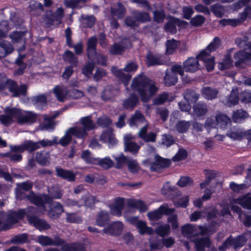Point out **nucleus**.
Wrapping results in <instances>:
<instances>
[{
  "mask_svg": "<svg viewBox=\"0 0 251 251\" xmlns=\"http://www.w3.org/2000/svg\"><path fill=\"white\" fill-rule=\"evenodd\" d=\"M178 42H179L178 41L174 39L167 40L166 42V54H173L178 48Z\"/></svg>",
  "mask_w": 251,
  "mask_h": 251,
  "instance_id": "obj_38",
  "label": "nucleus"
},
{
  "mask_svg": "<svg viewBox=\"0 0 251 251\" xmlns=\"http://www.w3.org/2000/svg\"><path fill=\"white\" fill-rule=\"evenodd\" d=\"M177 75L174 74L168 70L166 71L164 77V83L166 86L170 87L175 85L177 82Z\"/></svg>",
  "mask_w": 251,
  "mask_h": 251,
  "instance_id": "obj_28",
  "label": "nucleus"
},
{
  "mask_svg": "<svg viewBox=\"0 0 251 251\" xmlns=\"http://www.w3.org/2000/svg\"><path fill=\"white\" fill-rule=\"evenodd\" d=\"M146 65L148 67L167 64L165 57L159 53H154L149 51L146 56Z\"/></svg>",
  "mask_w": 251,
  "mask_h": 251,
  "instance_id": "obj_6",
  "label": "nucleus"
},
{
  "mask_svg": "<svg viewBox=\"0 0 251 251\" xmlns=\"http://www.w3.org/2000/svg\"><path fill=\"white\" fill-rule=\"evenodd\" d=\"M210 11L218 18H222L225 13V8L223 6L218 3L210 6Z\"/></svg>",
  "mask_w": 251,
  "mask_h": 251,
  "instance_id": "obj_47",
  "label": "nucleus"
},
{
  "mask_svg": "<svg viewBox=\"0 0 251 251\" xmlns=\"http://www.w3.org/2000/svg\"><path fill=\"white\" fill-rule=\"evenodd\" d=\"M154 162L151 164L150 170L151 172H157L162 169L169 168L171 164L170 159L164 158L158 154L154 156Z\"/></svg>",
  "mask_w": 251,
  "mask_h": 251,
  "instance_id": "obj_7",
  "label": "nucleus"
},
{
  "mask_svg": "<svg viewBox=\"0 0 251 251\" xmlns=\"http://www.w3.org/2000/svg\"><path fill=\"white\" fill-rule=\"evenodd\" d=\"M100 138L101 140L107 142L112 146L116 145L117 143V140L112 132H105L103 133Z\"/></svg>",
  "mask_w": 251,
  "mask_h": 251,
  "instance_id": "obj_53",
  "label": "nucleus"
},
{
  "mask_svg": "<svg viewBox=\"0 0 251 251\" xmlns=\"http://www.w3.org/2000/svg\"><path fill=\"white\" fill-rule=\"evenodd\" d=\"M37 209L33 206H28L26 208L19 209L18 210H11L7 215L5 224L7 225L8 230L12 227V225L17 224L24 219L26 216L29 223L30 218L32 217H37L36 214Z\"/></svg>",
  "mask_w": 251,
  "mask_h": 251,
  "instance_id": "obj_2",
  "label": "nucleus"
},
{
  "mask_svg": "<svg viewBox=\"0 0 251 251\" xmlns=\"http://www.w3.org/2000/svg\"><path fill=\"white\" fill-rule=\"evenodd\" d=\"M13 50V47L9 41L0 40V53L4 56L10 54Z\"/></svg>",
  "mask_w": 251,
  "mask_h": 251,
  "instance_id": "obj_33",
  "label": "nucleus"
},
{
  "mask_svg": "<svg viewBox=\"0 0 251 251\" xmlns=\"http://www.w3.org/2000/svg\"><path fill=\"white\" fill-rule=\"evenodd\" d=\"M136 227L139 229V233L141 235H144L145 234L151 235L153 234V228L151 227L148 226L146 223L144 221H140V222L137 223Z\"/></svg>",
  "mask_w": 251,
  "mask_h": 251,
  "instance_id": "obj_43",
  "label": "nucleus"
},
{
  "mask_svg": "<svg viewBox=\"0 0 251 251\" xmlns=\"http://www.w3.org/2000/svg\"><path fill=\"white\" fill-rule=\"evenodd\" d=\"M5 114H8L11 119L13 118L18 120L20 123L23 112L22 110L16 107H6L4 111Z\"/></svg>",
  "mask_w": 251,
  "mask_h": 251,
  "instance_id": "obj_29",
  "label": "nucleus"
},
{
  "mask_svg": "<svg viewBox=\"0 0 251 251\" xmlns=\"http://www.w3.org/2000/svg\"><path fill=\"white\" fill-rule=\"evenodd\" d=\"M0 156L2 158H8L10 161L18 162L22 160V155L21 154L15 153H12L11 152H6L4 153H0Z\"/></svg>",
  "mask_w": 251,
  "mask_h": 251,
  "instance_id": "obj_52",
  "label": "nucleus"
},
{
  "mask_svg": "<svg viewBox=\"0 0 251 251\" xmlns=\"http://www.w3.org/2000/svg\"><path fill=\"white\" fill-rule=\"evenodd\" d=\"M125 50L124 46L119 43H114L111 47L109 50V53L111 55H120Z\"/></svg>",
  "mask_w": 251,
  "mask_h": 251,
  "instance_id": "obj_55",
  "label": "nucleus"
},
{
  "mask_svg": "<svg viewBox=\"0 0 251 251\" xmlns=\"http://www.w3.org/2000/svg\"><path fill=\"white\" fill-rule=\"evenodd\" d=\"M37 115L31 112H27L25 115L22 114L20 124L34 123L36 121Z\"/></svg>",
  "mask_w": 251,
  "mask_h": 251,
  "instance_id": "obj_51",
  "label": "nucleus"
},
{
  "mask_svg": "<svg viewBox=\"0 0 251 251\" xmlns=\"http://www.w3.org/2000/svg\"><path fill=\"white\" fill-rule=\"evenodd\" d=\"M17 186L19 189L17 190L16 193L17 195L19 196L23 194L21 190L25 191L31 190L33 187V183L31 180H28L22 183H18Z\"/></svg>",
  "mask_w": 251,
  "mask_h": 251,
  "instance_id": "obj_41",
  "label": "nucleus"
},
{
  "mask_svg": "<svg viewBox=\"0 0 251 251\" xmlns=\"http://www.w3.org/2000/svg\"><path fill=\"white\" fill-rule=\"evenodd\" d=\"M238 203L244 208L251 209V197L243 196L239 199Z\"/></svg>",
  "mask_w": 251,
  "mask_h": 251,
  "instance_id": "obj_64",
  "label": "nucleus"
},
{
  "mask_svg": "<svg viewBox=\"0 0 251 251\" xmlns=\"http://www.w3.org/2000/svg\"><path fill=\"white\" fill-rule=\"evenodd\" d=\"M232 50V48L228 50L222 62L219 63L218 67L220 70L223 71L228 69L233 66V60L231 57V53Z\"/></svg>",
  "mask_w": 251,
  "mask_h": 251,
  "instance_id": "obj_15",
  "label": "nucleus"
},
{
  "mask_svg": "<svg viewBox=\"0 0 251 251\" xmlns=\"http://www.w3.org/2000/svg\"><path fill=\"white\" fill-rule=\"evenodd\" d=\"M221 40L218 37H215L210 44L207 46L206 50L209 52L216 51L220 46Z\"/></svg>",
  "mask_w": 251,
  "mask_h": 251,
  "instance_id": "obj_61",
  "label": "nucleus"
},
{
  "mask_svg": "<svg viewBox=\"0 0 251 251\" xmlns=\"http://www.w3.org/2000/svg\"><path fill=\"white\" fill-rule=\"evenodd\" d=\"M80 201H83V202L81 203V204H83L82 206L87 208L94 207L95 204L99 201L97 200L96 196H92L88 193L85 195H83Z\"/></svg>",
  "mask_w": 251,
  "mask_h": 251,
  "instance_id": "obj_22",
  "label": "nucleus"
},
{
  "mask_svg": "<svg viewBox=\"0 0 251 251\" xmlns=\"http://www.w3.org/2000/svg\"><path fill=\"white\" fill-rule=\"evenodd\" d=\"M39 127L41 130H53L55 127V123L46 115L44 117L43 122L40 124Z\"/></svg>",
  "mask_w": 251,
  "mask_h": 251,
  "instance_id": "obj_42",
  "label": "nucleus"
},
{
  "mask_svg": "<svg viewBox=\"0 0 251 251\" xmlns=\"http://www.w3.org/2000/svg\"><path fill=\"white\" fill-rule=\"evenodd\" d=\"M25 151L32 152L39 149L37 142H33L31 140H27L24 142Z\"/></svg>",
  "mask_w": 251,
  "mask_h": 251,
  "instance_id": "obj_62",
  "label": "nucleus"
},
{
  "mask_svg": "<svg viewBox=\"0 0 251 251\" xmlns=\"http://www.w3.org/2000/svg\"><path fill=\"white\" fill-rule=\"evenodd\" d=\"M131 88L139 96L143 102H148L154 96L158 88L154 80L144 74L139 75L132 80Z\"/></svg>",
  "mask_w": 251,
  "mask_h": 251,
  "instance_id": "obj_1",
  "label": "nucleus"
},
{
  "mask_svg": "<svg viewBox=\"0 0 251 251\" xmlns=\"http://www.w3.org/2000/svg\"><path fill=\"white\" fill-rule=\"evenodd\" d=\"M188 156V152L185 149H179L175 154V156L172 158V160L174 162H178L185 160Z\"/></svg>",
  "mask_w": 251,
  "mask_h": 251,
  "instance_id": "obj_59",
  "label": "nucleus"
},
{
  "mask_svg": "<svg viewBox=\"0 0 251 251\" xmlns=\"http://www.w3.org/2000/svg\"><path fill=\"white\" fill-rule=\"evenodd\" d=\"M70 132L77 138L83 139L87 135V132L82 127H73L70 128Z\"/></svg>",
  "mask_w": 251,
  "mask_h": 251,
  "instance_id": "obj_49",
  "label": "nucleus"
},
{
  "mask_svg": "<svg viewBox=\"0 0 251 251\" xmlns=\"http://www.w3.org/2000/svg\"><path fill=\"white\" fill-rule=\"evenodd\" d=\"M216 121L221 128H227L231 123L230 118L226 114H220L216 117Z\"/></svg>",
  "mask_w": 251,
  "mask_h": 251,
  "instance_id": "obj_31",
  "label": "nucleus"
},
{
  "mask_svg": "<svg viewBox=\"0 0 251 251\" xmlns=\"http://www.w3.org/2000/svg\"><path fill=\"white\" fill-rule=\"evenodd\" d=\"M94 164L99 165L103 169H108L113 166L114 162L109 157H105L102 159L96 158Z\"/></svg>",
  "mask_w": 251,
  "mask_h": 251,
  "instance_id": "obj_46",
  "label": "nucleus"
},
{
  "mask_svg": "<svg viewBox=\"0 0 251 251\" xmlns=\"http://www.w3.org/2000/svg\"><path fill=\"white\" fill-rule=\"evenodd\" d=\"M127 205L129 207L138 209L140 212H145L148 209L145 202L140 200H129Z\"/></svg>",
  "mask_w": 251,
  "mask_h": 251,
  "instance_id": "obj_23",
  "label": "nucleus"
},
{
  "mask_svg": "<svg viewBox=\"0 0 251 251\" xmlns=\"http://www.w3.org/2000/svg\"><path fill=\"white\" fill-rule=\"evenodd\" d=\"M87 58L92 63H94L95 66L100 65L106 67L107 65V56L101 53L98 52L97 51L92 54H88Z\"/></svg>",
  "mask_w": 251,
  "mask_h": 251,
  "instance_id": "obj_9",
  "label": "nucleus"
},
{
  "mask_svg": "<svg viewBox=\"0 0 251 251\" xmlns=\"http://www.w3.org/2000/svg\"><path fill=\"white\" fill-rule=\"evenodd\" d=\"M193 112L194 114L198 117L205 115L208 112V105L202 101H200L194 104Z\"/></svg>",
  "mask_w": 251,
  "mask_h": 251,
  "instance_id": "obj_17",
  "label": "nucleus"
},
{
  "mask_svg": "<svg viewBox=\"0 0 251 251\" xmlns=\"http://www.w3.org/2000/svg\"><path fill=\"white\" fill-rule=\"evenodd\" d=\"M111 71L112 73L122 81L125 85H127L131 78V75L129 74H126L123 72V71L118 69L117 67H113Z\"/></svg>",
  "mask_w": 251,
  "mask_h": 251,
  "instance_id": "obj_18",
  "label": "nucleus"
},
{
  "mask_svg": "<svg viewBox=\"0 0 251 251\" xmlns=\"http://www.w3.org/2000/svg\"><path fill=\"white\" fill-rule=\"evenodd\" d=\"M124 207V198L118 197L115 199L114 203L110 205L111 213L114 216L120 217L122 216V210Z\"/></svg>",
  "mask_w": 251,
  "mask_h": 251,
  "instance_id": "obj_10",
  "label": "nucleus"
},
{
  "mask_svg": "<svg viewBox=\"0 0 251 251\" xmlns=\"http://www.w3.org/2000/svg\"><path fill=\"white\" fill-rule=\"evenodd\" d=\"M84 248L82 244H75L68 245L65 244L64 240V251H83Z\"/></svg>",
  "mask_w": 251,
  "mask_h": 251,
  "instance_id": "obj_63",
  "label": "nucleus"
},
{
  "mask_svg": "<svg viewBox=\"0 0 251 251\" xmlns=\"http://www.w3.org/2000/svg\"><path fill=\"white\" fill-rule=\"evenodd\" d=\"M39 231L48 230L50 228V226L46 220L39 218L38 217H32L30 218L29 223Z\"/></svg>",
  "mask_w": 251,
  "mask_h": 251,
  "instance_id": "obj_13",
  "label": "nucleus"
},
{
  "mask_svg": "<svg viewBox=\"0 0 251 251\" xmlns=\"http://www.w3.org/2000/svg\"><path fill=\"white\" fill-rule=\"evenodd\" d=\"M239 93L237 88L232 89L228 97L227 103L229 105H236L239 102Z\"/></svg>",
  "mask_w": 251,
  "mask_h": 251,
  "instance_id": "obj_50",
  "label": "nucleus"
},
{
  "mask_svg": "<svg viewBox=\"0 0 251 251\" xmlns=\"http://www.w3.org/2000/svg\"><path fill=\"white\" fill-rule=\"evenodd\" d=\"M87 56L97 51L98 39L95 36L90 37L87 42Z\"/></svg>",
  "mask_w": 251,
  "mask_h": 251,
  "instance_id": "obj_37",
  "label": "nucleus"
},
{
  "mask_svg": "<svg viewBox=\"0 0 251 251\" xmlns=\"http://www.w3.org/2000/svg\"><path fill=\"white\" fill-rule=\"evenodd\" d=\"M68 60L71 64L74 66L76 65L78 63L77 57L72 51L69 50H66L64 52V60Z\"/></svg>",
  "mask_w": 251,
  "mask_h": 251,
  "instance_id": "obj_58",
  "label": "nucleus"
},
{
  "mask_svg": "<svg viewBox=\"0 0 251 251\" xmlns=\"http://www.w3.org/2000/svg\"><path fill=\"white\" fill-rule=\"evenodd\" d=\"M183 65L186 72H195L199 69V62L196 58H189L184 62Z\"/></svg>",
  "mask_w": 251,
  "mask_h": 251,
  "instance_id": "obj_20",
  "label": "nucleus"
},
{
  "mask_svg": "<svg viewBox=\"0 0 251 251\" xmlns=\"http://www.w3.org/2000/svg\"><path fill=\"white\" fill-rule=\"evenodd\" d=\"M133 16L137 19L139 24L146 23L151 21V17L149 13L147 11L134 10L132 12Z\"/></svg>",
  "mask_w": 251,
  "mask_h": 251,
  "instance_id": "obj_21",
  "label": "nucleus"
},
{
  "mask_svg": "<svg viewBox=\"0 0 251 251\" xmlns=\"http://www.w3.org/2000/svg\"><path fill=\"white\" fill-rule=\"evenodd\" d=\"M249 117L247 111L242 109H238L233 113L232 119L234 123H240Z\"/></svg>",
  "mask_w": 251,
  "mask_h": 251,
  "instance_id": "obj_36",
  "label": "nucleus"
},
{
  "mask_svg": "<svg viewBox=\"0 0 251 251\" xmlns=\"http://www.w3.org/2000/svg\"><path fill=\"white\" fill-rule=\"evenodd\" d=\"M175 17L170 16L168 17V21L165 24L164 29L165 31L171 33L175 34L177 33V28L176 21L174 20Z\"/></svg>",
  "mask_w": 251,
  "mask_h": 251,
  "instance_id": "obj_25",
  "label": "nucleus"
},
{
  "mask_svg": "<svg viewBox=\"0 0 251 251\" xmlns=\"http://www.w3.org/2000/svg\"><path fill=\"white\" fill-rule=\"evenodd\" d=\"M191 126L190 121L185 120L179 121L176 125V129L179 133H186L189 129Z\"/></svg>",
  "mask_w": 251,
  "mask_h": 251,
  "instance_id": "obj_44",
  "label": "nucleus"
},
{
  "mask_svg": "<svg viewBox=\"0 0 251 251\" xmlns=\"http://www.w3.org/2000/svg\"><path fill=\"white\" fill-rule=\"evenodd\" d=\"M50 154L48 151H42L36 153L35 159L37 162L41 165H46L49 162Z\"/></svg>",
  "mask_w": 251,
  "mask_h": 251,
  "instance_id": "obj_32",
  "label": "nucleus"
},
{
  "mask_svg": "<svg viewBox=\"0 0 251 251\" xmlns=\"http://www.w3.org/2000/svg\"><path fill=\"white\" fill-rule=\"evenodd\" d=\"M111 14L113 17H115L119 19H122L126 13V9L124 5L120 2L111 7Z\"/></svg>",
  "mask_w": 251,
  "mask_h": 251,
  "instance_id": "obj_16",
  "label": "nucleus"
},
{
  "mask_svg": "<svg viewBox=\"0 0 251 251\" xmlns=\"http://www.w3.org/2000/svg\"><path fill=\"white\" fill-rule=\"evenodd\" d=\"M110 219L107 213L100 211L97 216L96 219V225L99 226L103 227L109 224Z\"/></svg>",
  "mask_w": 251,
  "mask_h": 251,
  "instance_id": "obj_34",
  "label": "nucleus"
},
{
  "mask_svg": "<svg viewBox=\"0 0 251 251\" xmlns=\"http://www.w3.org/2000/svg\"><path fill=\"white\" fill-rule=\"evenodd\" d=\"M235 60L234 65L236 68L242 67L243 64L251 61V53H249L245 50H239L234 54L233 56Z\"/></svg>",
  "mask_w": 251,
  "mask_h": 251,
  "instance_id": "obj_8",
  "label": "nucleus"
},
{
  "mask_svg": "<svg viewBox=\"0 0 251 251\" xmlns=\"http://www.w3.org/2000/svg\"><path fill=\"white\" fill-rule=\"evenodd\" d=\"M193 242L194 243L196 251H205V248H209L211 241L209 237L197 238Z\"/></svg>",
  "mask_w": 251,
  "mask_h": 251,
  "instance_id": "obj_12",
  "label": "nucleus"
},
{
  "mask_svg": "<svg viewBox=\"0 0 251 251\" xmlns=\"http://www.w3.org/2000/svg\"><path fill=\"white\" fill-rule=\"evenodd\" d=\"M155 233L162 237H164L170 233V226L168 224L158 226L154 229Z\"/></svg>",
  "mask_w": 251,
  "mask_h": 251,
  "instance_id": "obj_48",
  "label": "nucleus"
},
{
  "mask_svg": "<svg viewBox=\"0 0 251 251\" xmlns=\"http://www.w3.org/2000/svg\"><path fill=\"white\" fill-rule=\"evenodd\" d=\"M10 243L17 245H23L30 243V241L28 238V234L26 233H23L14 235L10 239Z\"/></svg>",
  "mask_w": 251,
  "mask_h": 251,
  "instance_id": "obj_30",
  "label": "nucleus"
},
{
  "mask_svg": "<svg viewBox=\"0 0 251 251\" xmlns=\"http://www.w3.org/2000/svg\"><path fill=\"white\" fill-rule=\"evenodd\" d=\"M152 14L153 21L158 24L162 23L166 16L165 11L163 7L153 11Z\"/></svg>",
  "mask_w": 251,
  "mask_h": 251,
  "instance_id": "obj_40",
  "label": "nucleus"
},
{
  "mask_svg": "<svg viewBox=\"0 0 251 251\" xmlns=\"http://www.w3.org/2000/svg\"><path fill=\"white\" fill-rule=\"evenodd\" d=\"M247 241V239L246 237L243 234L238 235L234 238L231 235H230L223 242L222 245L218 247V250L225 251L226 249L230 247H232L233 249L236 250L244 246Z\"/></svg>",
  "mask_w": 251,
  "mask_h": 251,
  "instance_id": "obj_3",
  "label": "nucleus"
},
{
  "mask_svg": "<svg viewBox=\"0 0 251 251\" xmlns=\"http://www.w3.org/2000/svg\"><path fill=\"white\" fill-rule=\"evenodd\" d=\"M95 67L94 63L91 61L88 62L82 68V73L87 77H90Z\"/></svg>",
  "mask_w": 251,
  "mask_h": 251,
  "instance_id": "obj_60",
  "label": "nucleus"
},
{
  "mask_svg": "<svg viewBox=\"0 0 251 251\" xmlns=\"http://www.w3.org/2000/svg\"><path fill=\"white\" fill-rule=\"evenodd\" d=\"M80 121L83 126L82 128L85 129L86 131L93 130L96 127L95 124L92 119L91 115L82 117Z\"/></svg>",
  "mask_w": 251,
  "mask_h": 251,
  "instance_id": "obj_27",
  "label": "nucleus"
},
{
  "mask_svg": "<svg viewBox=\"0 0 251 251\" xmlns=\"http://www.w3.org/2000/svg\"><path fill=\"white\" fill-rule=\"evenodd\" d=\"M140 149V146L132 141H126L125 143V151H129L132 154H136Z\"/></svg>",
  "mask_w": 251,
  "mask_h": 251,
  "instance_id": "obj_45",
  "label": "nucleus"
},
{
  "mask_svg": "<svg viewBox=\"0 0 251 251\" xmlns=\"http://www.w3.org/2000/svg\"><path fill=\"white\" fill-rule=\"evenodd\" d=\"M51 201L50 197L48 195H44L42 197L33 195L31 199L32 202L39 207H44L46 203H50Z\"/></svg>",
  "mask_w": 251,
  "mask_h": 251,
  "instance_id": "obj_24",
  "label": "nucleus"
},
{
  "mask_svg": "<svg viewBox=\"0 0 251 251\" xmlns=\"http://www.w3.org/2000/svg\"><path fill=\"white\" fill-rule=\"evenodd\" d=\"M228 137L233 140H241L245 138V132L236 130H230L226 133Z\"/></svg>",
  "mask_w": 251,
  "mask_h": 251,
  "instance_id": "obj_56",
  "label": "nucleus"
},
{
  "mask_svg": "<svg viewBox=\"0 0 251 251\" xmlns=\"http://www.w3.org/2000/svg\"><path fill=\"white\" fill-rule=\"evenodd\" d=\"M201 94L204 99L211 100L217 97L218 91L215 88L205 86L201 89Z\"/></svg>",
  "mask_w": 251,
  "mask_h": 251,
  "instance_id": "obj_19",
  "label": "nucleus"
},
{
  "mask_svg": "<svg viewBox=\"0 0 251 251\" xmlns=\"http://www.w3.org/2000/svg\"><path fill=\"white\" fill-rule=\"evenodd\" d=\"M174 208H169L167 205H162L158 208L149 212L147 216L151 221H157L161 219L164 215H171L174 213Z\"/></svg>",
  "mask_w": 251,
  "mask_h": 251,
  "instance_id": "obj_5",
  "label": "nucleus"
},
{
  "mask_svg": "<svg viewBox=\"0 0 251 251\" xmlns=\"http://www.w3.org/2000/svg\"><path fill=\"white\" fill-rule=\"evenodd\" d=\"M205 18L201 15H197L191 18L190 23L194 27H200L205 22Z\"/></svg>",
  "mask_w": 251,
  "mask_h": 251,
  "instance_id": "obj_57",
  "label": "nucleus"
},
{
  "mask_svg": "<svg viewBox=\"0 0 251 251\" xmlns=\"http://www.w3.org/2000/svg\"><path fill=\"white\" fill-rule=\"evenodd\" d=\"M139 101L138 96L135 93H130L128 98L126 99L123 102V107L125 109H133Z\"/></svg>",
  "mask_w": 251,
  "mask_h": 251,
  "instance_id": "obj_14",
  "label": "nucleus"
},
{
  "mask_svg": "<svg viewBox=\"0 0 251 251\" xmlns=\"http://www.w3.org/2000/svg\"><path fill=\"white\" fill-rule=\"evenodd\" d=\"M124 225L122 222L117 221L113 222L108 226L104 228L103 232L110 235H120L123 231Z\"/></svg>",
  "mask_w": 251,
  "mask_h": 251,
  "instance_id": "obj_11",
  "label": "nucleus"
},
{
  "mask_svg": "<svg viewBox=\"0 0 251 251\" xmlns=\"http://www.w3.org/2000/svg\"><path fill=\"white\" fill-rule=\"evenodd\" d=\"M58 12H54L51 10H47L43 18L44 22L48 27L54 25V22L57 24L61 23V18L63 16V7L58 8Z\"/></svg>",
  "mask_w": 251,
  "mask_h": 251,
  "instance_id": "obj_4",
  "label": "nucleus"
},
{
  "mask_svg": "<svg viewBox=\"0 0 251 251\" xmlns=\"http://www.w3.org/2000/svg\"><path fill=\"white\" fill-rule=\"evenodd\" d=\"M81 19L85 22L83 23L85 24V26L88 28H92L95 25L96 18L94 15H85L82 14L81 15Z\"/></svg>",
  "mask_w": 251,
  "mask_h": 251,
  "instance_id": "obj_54",
  "label": "nucleus"
},
{
  "mask_svg": "<svg viewBox=\"0 0 251 251\" xmlns=\"http://www.w3.org/2000/svg\"><path fill=\"white\" fill-rule=\"evenodd\" d=\"M31 101L35 105H46L48 102V94H43L33 96L31 98Z\"/></svg>",
  "mask_w": 251,
  "mask_h": 251,
  "instance_id": "obj_39",
  "label": "nucleus"
},
{
  "mask_svg": "<svg viewBox=\"0 0 251 251\" xmlns=\"http://www.w3.org/2000/svg\"><path fill=\"white\" fill-rule=\"evenodd\" d=\"M176 190L175 187L171 186L169 185V183L167 182L164 184L161 190V193L169 199H173L176 196V195L175 194Z\"/></svg>",
  "mask_w": 251,
  "mask_h": 251,
  "instance_id": "obj_35",
  "label": "nucleus"
},
{
  "mask_svg": "<svg viewBox=\"0 0 251 251\" xmlns=\"http://www.w3.org/2000/svg\"><path fill=\"white\" fill-rule=\"evenodd\" d=\"M183 97L188 103H194L199 99L200 94L194 90L187 89L184 92Z\"/></svg>",
  "mask_w": 251,
  "mask_h": 251,
  "instance_id": "obj_26",
  "label": "nucleus"
}]
</instances>
